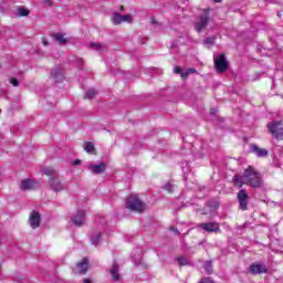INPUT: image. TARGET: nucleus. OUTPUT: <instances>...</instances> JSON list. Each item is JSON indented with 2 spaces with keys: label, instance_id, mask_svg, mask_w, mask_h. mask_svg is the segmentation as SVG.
Instances as JSON below:
<instances>
[{
  "label": "nucleus",
  "instance_id": "1",
  "mask_svg": "<svg viewBox=\"0 0 283 283\" xmlns=\"http://www.w3.org/2000/svg\"><path fill=\"white\" fill-rule=\"evenodd\" d=\"M232 182L235 187H242L243 185H249L252 187V189H260L262 187V175L253 168V166H249L244 172L243 176H234L232 178Z\"/></svg>",
  "mask_w": 283,
  "mask_h": 283
},
{
  "label": "nucleus",
  "instance_id": "2",
  "mask_svg": "<svg viewBox=\"0 0 283 283\" xmlns=\"http://www.w3.org/2000/svg\"><path fill=\"white\" fill-rule=\"evenodd\" d=\"M126 209L136 213H143L145 211V202L138 198V195H129L126 198Z\"/></svg>",
  "mask_w": 283,
  "mask_h": 283
},
{
  "label": "nucleus",
  "instance_id": "3",
  "mask_svg": "<svg viewBox=\"0 0 283 283\" xmlns=\"http://www.w3.org/2000/svg\"><path fill=\"white\" fill-rule=\"evenodd\" d=\"M268 129L270 132V134H272V136L274 138H276V140H283V125L282 122H271L268 124Z\"/></svg>",
  "mask_w": 283,
  "mask_h": 283
},
{
  "label": "nucleus",
  "instance_id": "4",
  "mask_svg": "<svg viewBox=\"0 0 283 283\" xmlns=\"http://www.w3.org/2000/svg\"><path fill=\"white\" fill-rule=\"evenodd\" d=\"M214 67L220 74L224 73L226 70H229V61L224 53H220L214 57Z\"/></svg>",
  "mask_w": 283,
  "mask_h": 283
},
{
  "label": "nucleus",
  "instance_id": "5",
  "mask_svg": "<svg viewBox=\"0 0 283 283\" xmlns=\"http://www.w3.org/2000/svg\"><path fill=\"white\" fill-rule=\"evenodd\" d=\"M237 200L241 211H247V209H249V193L247 190L241 189L237 195Z\"/></svg>",
  "mask_w": 283,
  "mask_h": 283
},
{
  "label": "nucleus",
  "instance_id": "6",
  "mask_svg": "<svg viewBox=\"0 0 283 283\" xmlns=\"http://www.w3.org/2000/svg\"><path fill=\"white\" fill-rule=\"evenodd\" d=\"M133 17L132 14H120L115 12L113 18L114 25H120V23H132Z\"/></svg>",
  "mask_w": 283,
  "mask_h": 283
},
{
  "label": "nucleus",
  "instance_id": "7",
  "mask_svg": "<svg viewBox=\"0 0 283 283\" xmlns=\"http://www.w3.org/2000/svg\"><path fill=\"white\" fill-rule=\"evenodd\" d=\"M29 224L32 229H39L41 227V214L36 210L30 213Z\"/></svg>",
  "mask_w": 283,
  "mask_h": 283
},
{
  "label": "nucleus",
  "instance_id": "8",
  "mask_svg": "<svg viewBox=\"0 0 283 283\" xmlns=\"http://www.w3.org/2000/svg\"><path fill=\"white\" fill-rule=\"evenodd\" d=\"M211 18L209 17V13H206L203 15H200V20L196 22L195 28L197 32H202L207 25H209V21Z\"/></svg>",
  "mask_w": 283,
  "mask_h": 283
},
{
  "label": "nucleus",
  "instance_id": "9",
  "mask_svg": "<svg viewBox=\"0 0 283 283\" xmlns=\"http://www.w3.org/2000/svg\"><path fill=\"white\" fill-rule=\"evenodd\" d=\"M199 227L208 233H217V231H220V224H218V222H206L201 223Z\"/></svg>",
  "mask_w": 283,
  "mask_h": 283
},
{
  "label": "nucleus",
  "instance_id": "10",
  "mask_svg": "<svg viewBox=\"0 0 283 283\" xmlns=\"http://www.w3.org/2000/svg\"><path fill=\"white\" fill-rule=\"evenodd\" d=\"M49 185L53 191H63L64 187L59 177L49 178Z\"/></svg>",
  "mask_w": 283,
  "mask_h": 283
},
{
  "label": "nucleus",
  "instance_id": "11",
  "mask_svg": "<svg viewBox=\"0 0 283 283\" xmlns=\"http://www.w3.org/2000/svg\"><path fill=\"white\" fill-rule=\"evenodd\" d=\"M72 222L74 227H83V224H85V212L82 210L77 211L72 218Z\"/></svg>",
  "mask_w": 283,
  "mask_h": 283
},
{
  "label": "nucleus",
  "instance_id": "12",
  "mask_svg": "<svg viewBox=\"0 0 283 283\" xmlns=\"http://www.w3.org/2000/svg\"><path fill=\"white\" fill-rule=\"evenodd\" d=\"M249 269H250V273H252V275H258L260 273H266V265H264L262 263H252Z\"/></svg>",
  "mask_w": 283,
  "mask_h": 283
},
{
  "label": "nucleus",
  "instance_id": "13",
  "mask_svg": "<svg viewBox=\"0 0 283 283\" xmlns=\"http://www.w3.org/2000/svg\"><path fill=\"white\" fill-rule=\"evenodd\" d=\"M77 273L85 275L90 269V261L87 258H84L82 261L76 263Z\"/></svg>",
  "mask_w": 283,
  "mask_h": 283
},
{
  "label": "nucleus",
  "instance_id": "14",
  "mask_svg": "<svg viewBox=\"0 0 283 283\" xmlns=\"http://www.w3.org/2000/svg\"><path fill=\"white\" fill-rule=\"evenodd\" d=\"M119 271H120V266L116 262H113V265L109 270V274L112 275L113 282H118L120 280Z\"/></svg>",
  "mask_w": 283,
  "mask_h": 283
},
{
  "label": "nucleus",
  "instance_id": "15",
  "mask_svg": "<svg viewBox=\"0 0 283 283\" xmlns=\"http://www.w3.org/2000/svg\"><path fill=\"white\" fill-rule=\"evenodd\" d=\"M20 189H21V191H28V190L36 189V182H34L30 179H23L20 182Z\"/></svg>",
  "mask_w": 283,
  "mask_h": 283
},
{
  "label": "nucleus",
  "instance_id": "16",
  "mask_svg": "<svg viewBox=\"0 0 283 283\" xmlns=\"http://www.w3.org/2000/svg\"><path fill=\"white\" fill-rule=\"evenodd\" d=\"M88 169L95 175L105 174V169H107V164L101 163L99 165H91L88 166Z\"/></svg>",
  "mask_w": 283,
  "mask_h": 283
},
{
  "label": "nucleus",
  "instance_id": "17",
  "mask_svg": "<svg viewBox=\"0 0 283 283\" xmlns=\"http://www.w3.org/2000/svg\"><path fill=\"white\" fill-rule=\"evenodd\" d=\"M251 151H253L259 158H266V156H269V151L264 148L258 147V145H252Z\"/></svg>",
  "mask_w": 283,
  "mask_h": 283
},
{
  "label": "nucleus",
  "instance_id": "18",
  "mask_svg": "<svg viewBox=\"0 0 283 283\" xmlns=\"http://www.w3.org/2000/svg\"><path fill=\"white\" fill-rule=\"evenodd\" d=\"M178 74H180L182 81H187L189 74H198V71L196 69H186L182 71V69L178 67Z\"/></svg>",
  "mask_w": 283,
  "mask_h": 283
},
{
  "label": "nucleus",
  "instance_id": "19",
  "mask_svg": "<svg viewBox=\"0 0 283 283\" xmlns=\"http://www.w3.org/2000/svg\"><path fill=\"white\" fill-rule=\"evenodd\" d=\"M90 48L92 50H95V52H107V44H105V43L92 42L90 44Z\"/></svg>",
  "mask_w": 283,
  "mask_h": 283
},
{
  "label": "nucleus",
  "instance_id": "20",
  "mask_svg": "<svg viewBox=\"0 0 283 283\" xmlns=\"http://www.w3.org/2000/svg\"><path fill=\"white\" fill-rule=\"evenodd\" d=\"M52 39H54L55 41H57V43L60 45H64V43H67V40L65 39V36L63 35V33H52L51 34Z\"/></svg>",
  "mask_w": 283,
  "mask_h": 283
},
{
  "label": "nucleus",
  "instance_id": "21",
  "mask_svg": "<svg viewBox=\"0 0 283 283\" xmlns=\"http://www.w3.org/2000/svg\"><path fill=\"white\" fill-rule=\"evenodd\" d=\"M51 76H52V78H54V81H56V83L65 80V75L61 71H53L51 73Z\"/></svg>",
  "mask_w": 283,
  "mask_h": 283
},
{
  "label": "nucleus",
  "instance_id": "22",
  "mask_svg": "<svg viewBox=\"0 0 283 283\" xmlns=\"http://www.w3.org/2000/svg\"><path fill=\"white\" fill-rule=\"evenodd\" d=\"M43 175L48 176L49 178H54L56 177V170H54V168L48 167L43 169Z\"/></svg>",
  "mask_w": 283,
  "mask_h": 283
},
{
  "label": "nucleus",
  "instance_id": "23",
  "mask_svg": "<svg viewBox=\"0 0 283 283\" xmlns=\"http://www.w3.org/2000/svg\"><path fill=\"white\" fill-rule=\"evenodd\" d=\"M84 149L87 154H96V148L94 147V144L92 142H87Z\"/></svg>",
  "mask_w": 283,
  "mask_h": 283
},
{
  "label": "nucleus",
  "instance_id": "24",
  "mask_svg": "<svg viewBox=\"0 0 283 283\" xmlns=\"http://www.w3.org/2000/svg\"><path fill=\"white\" fill-rule=\"evenodd\" d=\"M96 96V91L94 88H90L85 94L84 98H87L88 101L94 98Z\"/></svg>",
  "mask_w": 283,
  "mask_h": 283
},
{
  "label": "nucleus",
  "instance_id": "25",
  "mask_svg": "<svg viewBox=\"0 0 283 283\" xmlns=\"http://www.w3.org/2000/svg\"><path fill=\"white\" fill-rule=\"evenodd\" d=\"M19 17H28L30 14V10L25 8H18Z\"/></svg>",
  "mask_w": 283,
  "mask_h": 283
},
{
  "label": "nucleus",
  "instance_id": "26",
  "mask_svg": "<svg viewBox=\"0 0 283 283\" xmlns=\"http://www.w3.org/2000/svg\"><path fill=\"white\" fill-rule=\"evenodd\" d=\"M178 264H179V266H187V264H189V260H187V258H185V256H179Z\"/></svg>",
  "mask_w": 283,
  "mask_h": 283
},
{
  "label": "nucleus",
  "instance_id": "27",
  "mask_svg": "<svg viewBox=\"0 0 283 283\" xmlns=\"http://www.w3.org/2000/svg\"><path fill=\"white\" fill-rule=\"evenodd\" d=\"M98 240H101V233H96L92 239H91V242L92 244H98Z\"/></svg>",
  "mask_w": 283,
  "mask_h": 283
},
{
  "label": "nucleus",
  "instance_id": "28",
  "mask_svg": "<svg viewBox=\"0 0 283 283\" xmlns=\"http://www.w3.org/2000/svg\"><path fill=\"white\" fill-rule=\"evenodd\" d=\"M205 269H206V272H208L209 274L213 273V269L211 266V261L206 262Z\"/></svg>",
  "mask_w": 283,
  "mask_h": 283
},
{
  "label": "nucleus",
  "instance_id": "29",
  "mask_svg": "<svg viewBox=\"0 0 283 283\" xmlns=\"http://www.w3.org/2000/svg\"><path fill=\"white\" fill-rule=\"evenodd\" d=\"M213 43H216V38H207L205 40L206 45H213Z\"/></svg>",
  "mask_w": 283,
  "mask_h": 283
},
{
  "label": "nucleus",
  "instance_id": "30",
  "mask_svg": "<svg viewBox=\"0 0 283 283\" xmlns=\"http://www.w3.org/2000/svg\"><path fill=\"white\" fill-rule=\"evenodd\" d=\"M165 189L168 193H174V186L170 182L166 184Z\"/></svg>",
  "mask_w": 283,
  "mask_h": 283
},
{
  "label": "nucleus",
  "instance_id": "31",
  "mask_svg": "<svg viewBox=\"0 0 283 283\" xmlns=\"http://www.w3.org/2000/svg\"><path fill=\"white\" fill-rule=\"evenodd\" d=\"M10 83L13 87H19V80H17V77H11Z\"/></svg>",
  "mask_w": 283,
  "mask_h": 283
},
{
  "label": "nucleus",
  "instance_id": "32",
  "mask_svg": "<svg viewBox=\"0 0 283 283\" xmlns=\"http://www.w3.org/2000/svg\"><path fill=\"white\" fill-rule=\"evenodd\" d=\"M42 43H43L44 46L50 45V42L45 38L42 39Z\"/></svg>",
  "mask_w": 283,
  "mask_h": 283
},
{
  "label": "nucleus",
  "instance_id": "33",
  "mask_svg": "<svg viewBox=\"0 0 283 283\" xmlns=\"http://www.w3.org/2000/svg\"><path fill=\"white\" fill-rule=\"evenodd\" d=\"M43 3H45V6H52V0H43Z\"/></svg>",
  "mask_w": 283,
  "mask_h": 283
},
{
  "label": "nucleus",
  "instance_id": "34",
  "mask_svg": "<svg viewBox=\"0 0 283 283\" xmlns=\"http://www.w3.org/2000/svg\"><path fill=\"white\" fill-rule=\"evenodd\" d=\"M168 230H169V231H175V233L178 231L174 226H170V227L168 228Z\"/></svg>",
  "mask_w": 283,
  "mask_h": 283
},
{
  "label": "nucleus",
  "instance_id": "35",
  "mask_svg": "<svg viewBox=\"0 0 283 283\" xmlns=\"http://www.w3.org/2000/svg\"><path fill=\"white\" fill-rule=\"evenodd\" d=\"M73 165H81V159H75V160L73 161Z\"/></svg>",
  "mask_w": 283,
  "mask_h": 283
},
{
  "label": "nucleus",
  "instance_id": "36",
  "mask_svg": "<svg viewBox=\"0 0 283 283\" xmlns=\"http://www.w3.org/2000/svg\"><path fill=\"white\" fill-rule=\"evenodd\" d=\"M184 6H189V0H181Z\"/></svg>",
  "mask_w": 283,
  "mask_h": 283
},
{
  "label": "nucleus",
  "instance_id": "37",
  "mask_svg": "<svg viewBox=\"0 0 283 283\" xmlns=\"http://www.w3.org/2000/svg\"><path fill=\"white\" fill-rule=\"evenodd\" d=\"M119 12H125V7L124 6L119 7Z\"/></svg>",
  "mask_w": 283,
  "mask_h": 283
},
{
  "label": "nucleus",
  "instance_id": "38",
  "mask_svg": "<svg viewBox=\"0 0 283 283\" xmlns=\"http://www.w3.org/2000/svg\"><path fill=\"white\" fill-rule=\"evenodd\" d=\"M83 283H92V280H91V279H85V280L83 281Z\"/></svg>",
  "mask_w": 283,
  "mask_h": 283
},
{
  "label": "nucleus",
  "instance_id": "39",
  "mask_svg": "<svg viewBox=\"0 0 283 283\" xmlns=\"http://www.w3.org/2000/svg\"><path fill=\"white\" fill-rule=\"evenodd\" d=\"M216 112H218L216 108L210 109V114H216Z\"/></svg>",
  "mask_w": 283,
  "mask_h": 283
},
{
  "label": "nucleus",
  "instance_id": "40",
  "mask_svg": "<svg viewBox=\"0 0 283 283\" xmlns=\"http://www.w3.org/2000/svg\"><path fill=\"white\" fill-rule=\"evenodd\" d=\"M181 169H182L184 174H185V169H186V171H189V167H181Z\"/></svg>",
  "mask_w": 283,
  "mask_h": 283
},
{
  "label": "nucleus",
  "instance_id": "41",
  "mask_svg": "<svg viewBox=\"0 0 283 283\" xmlns=\"http://www.w3.org/2000/svg\"><path fill=\"white\" fill-rule=\"evenodd\" d=\"M174 73H175V74H178V66H176V67L174 69Z\"/></svg>",
  "mask_w": 283,
  "mask_h": 283
},
{
  "label": "nucleus",
  "instance_id": "42",
  "mask_svg": "<svg viewBox=\"0 0 283 283\" xmlns=\"http://www.w3.org/2000/svg\"><path fill=\"white\" fill-rule=\"evenodd\" d=\"M77 61L81 63V65H83V59H78Z\"/></svg>",
  "mask_w": 283,
  "mask_h": 283
},
{
  "label": "nucleus",
  "instance_id": "43",
  "mask_svg": "<svg viewBox=\"0 0 283 283\" xmlns=\"http://www.w3.org/2000/svg\"><path fill=\"white\" fill-rule=\"evenodd\" d=\"M214 3H221L222 0H213Z\"/></svg>",
  "mask_w": 283,
  "mask_h": 283
},
{
  "label": "nucleus",
  "instance_id": "44",
  "mask_svg": "<svg viewBox=\"0 0 283 283\" xmlns=\"http://www.w3.org/2000/svg\"><path fill=\"white\" fill-rule=\"evenodd\" d=\"M153 23H156V20H153Z\"/></svg>",
  "mask_w": 283,
  "mask_h": 283
}]
</instances>
